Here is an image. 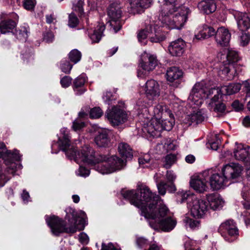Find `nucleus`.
I'll use <instances>...</instances> for the list:
<instances>
[{
    "label": "nucleus",
    "mask_w": 250,
    "mask_h": 250,
    "mask_svg": "<svg viewBox=\"0 0 250 250\" xmlns=\"http://www.w3.org/2000/svg\"><path fill=\"white\" fill-rule=\"evenodd\" d=\"M219 99L212 102V98H211L210 102L208 103V106L210 107L211 110L218 112V113H224L226 110V105L223 103L219 101Z\"/></svg>",
    "instance_id": "34"
},
{
    "label": "nucleus",
    "mask_w": 250,
    "mask_h": 250,
    "mask_svg": "<svg viewBox=\"0 0 250 250\" xmlns=\"http://www.w3.org/2000/svg\"><path fill=\"white\" fill-rule=\"evenodd\" d=\"M183 73L182 70L177 67H169L167 71V78L170 82L178 81L183 76Z\"/></svg>",
    "instance_id": "28"
},
{
    "label": "nucleus",
    "mask_w": 250,
    "mask_h": 250,
    "mask_svg": "<svg viewBox=\"0 0 250 250\" xmlns=\"http://www.w3.org/2000/svg\"><path fill=\"white\" fill-rule=\"evenodd\" d=\"M150 32L149 30V25L147 26L145 29H142L139 31L137 37L139 42L146 39L147 37L150 38Z\"/></svg>",
    "instance_id": "40"
},
{
    "label": "nucleus",
    "mask_w": 250,
    "mask_h": 250,
    "mask_svg": "<svg viewBox=\"0 0 250 250\" xmlns=\"http://www.w3.org/2000/svg\"><path fill=\"white\" fill-rule=\"evenodd\" d=\"M234 17L240 30L243 32L250 28V19L246 13L236 12Z\"/></svg>",
    "instance_id": "20"
},
{
    "label": "nucleus",
    "mask_w": 250,
    "mask_h": 250,
    "mask_svg": "<svg viewBox=\"0 0 250 250\" xmlns=\"http://www.w3.org/2000/svg\"><path fill=\"white\" fill-rule=\"evenodd\" d=\"M221 74L224 75L228 80H230L234 78L236 73V70L232 65H224L221 69Z\"/></svg>",
    "instance_id": "33"
},
{
    "label": "nucleus",
    "mask_w": 250,
    "mask_h": 250,
    "mask_svg": "<svg viewBox=\"0 0 250 250\" xmlns=\"http://www.w3.org/2000/svg\"><path fill=\"white\" fill-rule=\"evenodd\" d=\"M176 157L174 155H167L165 158V164L164 167L167 169L169 168L174 164L175 161Z\"/></svg>",
    "instance_id": "43"
},
{
    "label": "nucleus",
    "mask_w": 250,
    "mask_h": 250,
    "mask_svg": "<svg viewBox=\"0 0 250 250\" xmlns=\"http://www.w3.org/2000/svg\"><path fill=\"white\" fill-rule=\"evenodd\" d=\"M84 123L80 119H77L73 122L72 128L74 130L78 131L81 130L84 127Z\"/></svg>",
    "instance_id": "48"
},
{
    "label": "nucleus",
    "mask_w": 250,
    "mask_h": 250,
    "mask_svg": "<svg viewBox=\"0 0 250 250\" xmlns=\"http://www.w3.org/2000/svg\"><path fill=\"white\" fill-rule=\"evenodd\" d=\"M62 136L59 137L58 141L60 149L64 151L66 156L70 159H74L79 163V159L81 161L86 163L89 165H95L100 164L106 159L104 155L96 153L94 150L88 145H85L81 150L77 152L75 148L71 145L70 136L65 128L61 130Z\"/></svg>",
    "instance_id": "2"
},
{
    "label": "nucleus",
    "mask_w": 250,
    "mask_h": 250,
    "mask_svg": "<svg viewBox=\"0 0 250 250\" xmlns=\"http://www.w3.org/2000/svg\"><path fill=\"white\" fill-rule=\"evenodd\" d=\"M73 65L67 61H64L61 65V68L62 72L66 74H69L72 68Z\"/></svg>",
    "instance_id": "47"
},
{
    "label": "nucleus",
    "mask_w": 250,
    "mask_h": 250,
    "mask_svg": "<svg viewBox=\"0 0 250 250\" xmlns=\"http://www.w3.org/2000/svg\"><path fill=\"white\" fill-rule=\"evenodd\" d=\"M184 221L187 225H188L191 229H195L198 227L199 225V221L193 220L188 217H186Z\"/></svg>",
    "instance_id": "49"
},
{
    "label": "nucleus",
    "mask_w": 250,
    "mask_h": 250,
    "mask_svg": "<svg viewBox=\"0 0 250 250\" xmlns=\"http://www.w3.org/2000/svg\"><path fill=\"white\" fill-rule=\"evenodd\" d=\"M71 216L72 217L71 218L69 215H67L68 221L70 222L69 227L66 226L63 220L55 215L46 216L45 221L51 228L52 233L55 235L58 236L63 232L73 233L77 230V220L74 213Z\"/></svg>",
    "instance_id": "4"
},
{
    "label": "nucleus",
    "mask_w": 250,
    "mask_h": 250,
    "mask_svg": "<svg viewBox=\"0 0 250 250\" xmlns=\"http://www.w3.org/2000/svg\"><path fill=\"white\" fill-rule=\"evenodd\" d=\"M138 192L134 190H122L121 194L130 203L141 208V215L146 218L164 216L168 208L158 195L152 192L146 185L138 186Z\"/></svg>",
    "instance_id": "1"
},
{
    "label": "nucleus",
    "mask_w": 250,
    "mask_h": 250,
    "mask_svg": "<svg viewBox=\"0 0 250 250\" xmlns=\"http://www.w3.org/2000/svg\"><path fill=\"white\" fill-rule=\"evenodd\" d=\"M80 175L86 177L89 175L90 171L89 169L86 168L85 167L80 166L79 167Z\"/></svg>",
    "instance_id": "59"
},
{
    "label": "nucleus",
    "mask_w": 250,
    "mask_h": 250,
    "mask_svg": "<svg viewBox=\"0 0 250 250\" xmlns=\"http://www.w3.org/2000/svg\"><path fill=\"white\" fill-rule=\"evenodd\" d=\"M150 32V41L152 42H160L166 39L165 34L161 32L157 25H149Z\"/></svg>",
    "instance_id": "24"
},
{
    "label": "nucleus",
    "mask_w": 250,
    "mask_h": 250,
    "mask_svg": "<svg viewBox=\"0 0 250 250\" xmlns=\"http://www.w3.org/2000/svg\"><path fill=\"white\" fill-rule=\"evenodd\" d=\"M218 91L216 88H209L203 83H196L192 88L188 99L197 105L202 104L201 100L212 98V102L217 100Z\"/></svg>",
    "instance_id": "5"
},
{
    "label": "nucleus",
    "mask_w": 250,
    "mask_h": 250,
    "mask_svg": "<svg viewBox=\"0 0 250 250\" xmlns=\"http://www.w3.org/2000/svg\"><path fill=\"white\" fill-rule=\"evenodd\" d=\"M103 112L99 107H95L92 108L89 112L90 117L92 119H98L102 116Z\"/></svg>",
    "instance_id": "41"
},
{
    "label": "nucleus",
    "mask_w": 250,
    "mask_h": 250,
    "mask_svg": "<svg viewBox=\"0 0 250 250\" xmlns=\"http://www.w3.org/2000/svg\"><path fill=\"white\" fill-rule=\"evenodd\" d=\"M83 5L84 2L82 0H79L73 5L74 10L77 12L80 16H82L84 13L83 9Z\"/></svg>",
    "instance_id": "46"
},
{
    "label": "nucleus",
    "mask_w": 250,
    "mask_h": 250,
    "mask_svg": "<svg viewBox=\"0 0 250 250\" xmlns=\"http://www.w3.org/2000/svg\"><path fill=\"white\" fill-rule=\"evenodd\" d=\"M16 26V22L11 19H4L0 22V31L2 34L12 31Z\"/></svg>",
    "instance_id": "30"
},
{
    "label": "nucleus",
    "mask_w": 250,
    "mask_h": 250,
    "mask_svg": "<svg viewBox=\"0 0 250 250\" xmlns=\"http://www.w3.org/2000/svg\"><path fill=\"white\" fill-rule=\"evenodd\" d=\"M54 36L51 31H48L43 34V41L46 42H51L54 40Z\"/></svg>",
    "instance_id": "53"
},
{
    "label": "nucleus",
    "mask_w": 250,
    "mask_h": 250,
    "mask_svg": "<svg viewBox=\"0 0 250 250\" xmlns=\"http://www.w3.org/2000/svg\"><path fill=\"white\" fill-rule=\"evenodd\" d=\"M192 216L195 218H202L206 213L208 208V203L205 200L194 198L188 203Z\"/></svg>",
    "instance_id": "11"
},
{
    "label": "nucleus",
    "mask_w": 250,
    "mask_h": 250,
    "mask_svg": "<svg viewBox=\"0 0 250 250\" xmlns=\"http://www.w3.org/2000/svg\"><path fill=\"white\" fill-rule=\"evenodd\" d=\"M79 238L80 242L83 244H87L89 242L87 235L84 232H81L79 235Z\"/></svg>",
    "instance_id": "55"
},
{
    "label": "nucleus",
    "mask_w": 250,
    "mask_h": 250,
    "mask_svg": "<svg viewBox=\"0 0 250 250\" xmlns=\"http://www.w3.org/2000/svg\"><path fill=\"white\" fill-rule=\"evenodd\" d=\"M81 57V53L77 49L72 50L69 54V58L70 60L74 63H76L79 62L80 61Z\"/></svg>",
    "instance_id": "39"
},
{
    "label": "nucleus",
    "mask_w": 250,
    "mask_h": 250,
    "mask_svg": "<svg viewBox=\"0 0 250 250\" xmlns=\"http://www.w3.org/2000/svg\"><path fill=\"white\" fill-rule=\"evenodd\" d=\"M209 204V208L213 210H217L221 208L222 205V201L220 199L217 194L212 193L206 195Z\"/></svg>",
    "instance_id": "29"
},
{
    "label": "nucleus",
    "mask_w": 250,
    "mask_h": 250,
    "mask_svg": "<svg viewBox=\"0 0 250 250\" xmlns=\"http://www.w3.org/2000/svg\"><path fill=\"white\" fill-rule=\"evenodd\" d=\"M246 191L247 188H244L242 192V196L245 200L250 202V190L248 193H246Z\"/></svg>",
    "instance_id": "61"
},
{
    "label": "nucleus",
    "mask_w": 250,
    "mask_h": 250,
    "mask_svg": "<svg viewBox=\"0 0 250 250\" xmlns=\"http://www.w3.org/2000/svg\"><path fill=\"white\" fill-rule=\"evenodd\" d=\"M176 0H164L161 11V20L164 25L170 29H180L186 22L190 11L188 7H181L180 11L175 15L176 11Z\"/></svg>",
    "instance_id": "3"
},
{
    "label": "nucleus",
    "mask_w": 250,
    "mask_h": 250,
    "mask_svg": "<svg viewBox=\"0 0 250 250\" xmlns=\"http://www.w3.org/2000/svg\"><path fill=\"white\" fill-rule=\"evenodd\" d=\"M104 162L105 164L101 163L97 167V170L102 174H108L123 168L126 165V162L116 156L108 157L107 156Z\"/></svg>",
    "instance_id": "6"
},
{
    "label": "nucleus",
    "mask_w": 250,
    "mask_h": 250,
    "mask_svg": "<svg viewBox=\"0 0 250 250\" xmlns=\"http://www.w3.org/2000/svg\"><path fill=\"white\" fill-rule=\"evenodd\" d=\"M28 27L26 26H21L16 29L15 35L20 40L25 41L28 38L29 32Z\"/></svg>",
    "instance_id": "35"
},
{
    "label": "nucleus",
    "mask_w": 250,
    "mask_h": 250,
    "mask_svg": "<svg viewBox=\"0 0 250 250\" xmlns=\"http://www.w3.org/2000/svg\"><path fill=\"white\" fill-rule=\"evenodd\" d=\"M166 179L169 184H174L173 182L176 178V176L173 171L167 170L166 175Z\"/></svg>",
    "instance_id": "52"
},
{
    "label": "nucleus",
    "mask_w": 250,
    "mask_h": 250,
    "mask_svg": "<svg viewBox=\"0 0 250 250\" xmlns=\"http://www.w3.org/2000/svg\"><path fill=\"white\" fill-rule=\"evenodd\" d=\"M178 197L177 200L181 203L184 202L187 199H188V198L189 197V194L186 192H182L180 193H178Z\"/></svg>",
    "instance_id": "57"
},
{
    "label": "nucleus",
    "mask_w": 250,
    "mask_h": 250,
    "mask_svg": "<svg viewBox=\"0 0 250 250\" xmlns=\"http://www.w3.org/2000/svg\"><path fill=\"white\" fill-rule=\"evenodd\" d=\"M109 134L110 131L107 130H102L98 132L94 139L95 142L98 146L100 147L108 146L111 141Z\"/></svg>",
    "instance_id": "22"
},
{
    "label": "nucleus",
    "mask_w": 250,
    "mask_h": 250,
    "mask_svg": "<svg viewBox=\"0 0 250 250\" xmlns=\"http://www.w3.org/2000/svg\"><path fill=\"white\" fill-rule=\"evenodd\" d=\"M118 151L120 155L126 160H130L133 157V150L126 143L121 142L118 145Z\"/></svg>",
    "instance_id": "26"
},
{
    "label": "nucleus",
    "mask_w": 250,
    "mask_h": 250,
    "mask_svg": "<svg viewBox=\"0 0 250 250\" xmlns=\"http://www.w3.org/2000/svg\"><path fill=\"white\" fill-rule=\"evenodd\" d=\"M85 81V78L81 75L74 80L73 88L76 95H81L86 91L84 86Z\"/></svg>",
    "instance_id": "27"
},
{
    "label": "nucleus",
    "mask_w": 250,
    "mask_h": 250,
    "mask_svg": "<svg viewBox=\"0 0 250 250\" xmlns=\"http://www.w3.org/2000/svg\"><path fill=\"white\" fill-rule=\"evenodd\" d=\"M161 108H162L160 105H158L154 108V113L155 116V119L154 120H159L160 119L159 118L162 113V112L161 111Z\"/></svg>",
    "instance_id": "60"
},
{
    "label": "nucleus",
    "mask_w": 250,
    "mask_h": 250,
    "mask_svg": "<svg viewBox=\"0 0 250 250\" xmlns=\"http://www.w3.org/2000/svg\"><path fill=\"white\" fill-rule=\"evenodd\" d=\"M211 174V171L210 170H207L204 171L200 175L192 179L190 181L191 187L199 193H203L206 191L208 188L206 183L208 181V177Z\"/></svg>",
    "instance_id": "12"
},
{
    "label": "nucleus",
    "mask_w": 250,
    "mask_h": 250,
    "mask_svg": "<svg viewBox=\"0 0 250 250\" xmlns=\"http://www.w3.org/2000/svg\"><path fill=\"white\" fill-rule=\"evenodd\" d=\"M145 93L149 100H153L160 95L159 85L154 80L147 81L146 83Z\"/></svg>",
    "instance_id": "16"
},
{
    "label": "nucleus",
    "mask_w": 250,
    "mask_h": 250,
    "mask_svg": "<svg viewBox=\"0 0 250 250\" xmlns=\"http://www.w3.org/2000/svg\"><path fill=\"white\" fill-rule=\"evenodd\" d=\"M241 85L239 83H230L228 85L222 86L220 88H216L218 91V99H220L222 95H231L238 92Z\"/></svg>",
    "instance_id": "23"
},
{
    "label": "nucleus",
    "mask_w": 250,
    "mask_h": 250,
    "mask_svg": "<svg viewBox=\"0 0 250 250\" xmlns=\"http://www.w3.org/2000/svg\"><path fill=\"white\" fill-rule=\"evenodd\" d=\"M233 155L236 160L249 163L250 161V147L240 145L234 149Z\"/></svg>",
    "instance_id": "18"
},
{
    "label": "nucleus",
    "mask_w": 250,
    "mask_h": 250,
    "mask_svg": "<svg viewBox=\"0 0 250 250\" xmlns=\"http://www.w3.org/2000/svg\"><path fill=\"white\" fill-rule=\"evenodd\" d=\"M79 22V21L75 14L72 13L69 15L68 25L69 27H75L78 25Z\"/></svg>",
    "instance_id": "44"
},
{
    "label": "nucleus",
    "mask_w": 250,
    "mask_h": 250,
    "mask_svg": "<svg viewBox=\"0 0 250 250\" xmlns=\"http://www.w3.org/2000/svg\"><path fill=\"white\" fill-rule=\"evenodd\" d=\"M136 243L139 247L142 248L147 243V240L141 237L138 238L136 240Z\"/></svg>",
    "instance_id": "64"
},
{
    "label": "nucleus",
    "mask_w": 250,
    "mask_h": 250,
    "mask_svg": "<svg viewBox=\"0 0 250 250\" xmlns=\"http://www.w3.org/2000/svg\"><path fill=\"white\" fill-rule=\"evenodd\" d=\"M230 34L228 30L224 27L218 28L215 39L217 43L221 46H227L230 39Z\"/></svg>",
    "instance_id": "21"
},
{
    "label": "nucleus",
    "mask_w": 250,
    "mask_h": 250,
    "mask_svg": "<svg viewBox=\"0 0 250 250\" xmlns=\"http://www.w3.org/2000/svg\"><path fill=\"white\" fill-rule=\"evenodd\" d=\"M157 188L159 193L164 195L167 190L170 192H173L176 190V187L174 184H167L164 182H161L157 184Z\"/></svg>",
    "instance_id": "32"
},
{
    "label": "nucleus",
    "mask_w": 250,
    "mask_h": 250,
    "mask_svg": "<svg viewBox=\"0 0 250 250\" xmlns=\"http://www.w3.org/2000/svg\"><path fill=\"white\" fill-rule=\"evenodd\" d=\"M167 214L162 217L150 218L152 220L149 222L150 226L155 229H160L164 231L168 232L172 230L176 225V221L171 217L163 218Z\"/></svg>",
    "instance_id": "9"
},
{
    "label": "nucleus",
    "mask_w": 250,
    "mask_h": 250,
    "mask_svg": "<svg viewBox=\"0 0 250 250\" xmlns=\"http://www.w3.org/2000/svg\"><path fill=\"white\" fill-rule=\"evenodd\" d=\"M36 3V0H24L23 6L26 9L30 10L34 9Z\"/></svg>",
    "instance_id": "51"
},
{
    "label": "nucleus",
    "mask_w": 250,
    "mask_h": 250,
    "mask_svg": "<svg viewBox=\"0 0 250 250\" xmlns=\"http://www.w3.org/2000/svg\"><path fill=\"white\" fill-rule=\"evenodd\" d=\"M150 161V159L148 155H145L143 157H140L138 159V162L140 165L148 164Z\"/></svg>",
    "instance_id": "58"
},
{
    "label": "nucleus",
    "mask_w": 250,
    "mask_h": 250,
    "mask_svg": "<svg viewBox=\"0 0 250 250\" xmlns=\"http://www.w3.org/2000/svg\"><path fill=\"white\" fill-rule=\"evenodd\" d=\"M71 78L68 76H64L60 81L61 85L64 88L68 87L71 83Z\"/></svg>",
    "instance_id": "50"
},
{
    "label": "nucleus",
    "mask_w": 250,
    "mask_h": 250,
    "mask_svg": "<svg viewBox=\"0 0 250 250\" xmlns=\"http://www.w3.org/2000/svg\"><path fill=\"white\" fill-rule=\"evenodd\" d=\"M157 64V60L155 56L144 52L140 62V66L143 70L150 71L155 68Z\"/></svg>",
    "instance_id": "15"
},
{
    "label": "nucleus",
    "mask_w": 250,
    "mask_h": 250,
    "mask_svg": "<svg viewBox=\"0 0 250 250\" xmlns=\"http://www.w3.org/2000/svg\"><path fill=\"white\" fill-rule=\"evenodd\" d=\"M208 179L209 180L210 187L213 190H218L224 186L229 185L223 175L221 176L218 173L213 174L210 176L209 175Z\"/></svg>",
    "instance_id": "19"
},
{
    "label": "nucleus",
    "mask_w": 250,
    "mask_h": 250,
    "mask_svg": "<svg viewBox=\"0 0 250 250\" xmlns=\"http://www.w3.org/2000/svg\"><path fill=\"white\" fill-rule=\"evenodd\" d=\"M105 26L103 24H99L92 33L89 34V37L92 42H98L101 39Z\"/></svg>",
    "instance_id": "31"
},
{
    "label": "nucleus",
    "mask_w": 250,
    "mask_h": 250,
    "mask_svg": "<svg viewBox=\"0 0 250 250\" xmlns=\"http://www.w3.org/2000/svg\"><path fill=\"white\" fill-rule=\"evenodd\" d=\"M220 143V141L218 139H216V141H209L208 144H207L208 147H210L211 149L216 150L218 148Z\"/></svg>",
    "instance_id": "54"
},
{
    "label": "nucleus",
    "mask_w": 250,
    "mask_h": 250,
    "mask_svg": "<svg viewBox=\"0 0 250 250\" xmlns=\"http://www.w3.org/2000/svg\"><path fill=\"white\" fill-rule=\"evenodd\" d=\"M225 57L229 64L236 62L239 60L237 52L232 50H228Z\"/></svg>",
    "instance_id": "38"
},
{
    "label": "nucleus",
    "mask_w": 250,
    "mask_h": 250,
    "mask_svg": "<svg viewBox=\"0 0 250 250\" xmlns=\"http://www.w3.org/2000/svg\"><path fill=\"white\" fill-rule=\"evenodd\" d=\"M171 129V126H165L164 125V123L161 124L158 120H152L145 126L143 129L144 132H146L151 136L153 137H159L160 136V132L164 130H166L169 131Z\"/></svg>",
    "instance_id": "13"
},
{
    "label": "nucleus",
    "mask_w": 250,
    "mask_h": 250,
    "mask_svg": "<svg viewBox=\"0 0 250 250\" xmlns=\"http://www.w3.org/2000/svg\"><path fill=\"white\" fill-rule=\"evenodd\" d=\"M205 119L204 114L202 113L201 111H198L196 112L191 114L188 118L191 123H195L198 124L202 123Z\"/></svg>",
    "instance_id": "36"
},
{
    "label": "nucleus",
    "mask_w": 250,
    "mask_h": 250,
    "mask_svg": "<svg viewBox=\"0 0 250 250\" xmlns=\"http://www.w3.org/2000/svg\"><path fill=\"white\" fill-rule=\"evenodd\" d=\"M105 116L110 124L117 126L124 123L127 120V114L118 106H114L106 111Z\"/></svg>",
    "instance_id": "10"
},
{
    "label": "nucleus",
    "mask_w": 250,
    "mask_h": 250,
    "mask_svg": "<svg viewBox=\"0 0 250 250\" xmlns=\"http://www.w3.org/2000/svg\"><path fill=\"white\" fill-rule=\"evenodd\" d=\"M186 42L181 38L171 42L168 45L169 53L173 56H181L185 51Z\"/></svg>",
    "instance_id": "14"
},
{
    "label": "nucleus",
    "mask_w": 250,
    "mask_h": 250,
    "mask_svg": "<svg viewBox=\"0 0 250 250\" xmlns=\"http://www.w3.org/2000/svg\"><path fill=\"white\" fill-rule=\"evenodd\" d=\"M198 7L204 13L209 14L215 11L216 5L213 0H205L198 3Z\"/></svg>",
    "instance_id": "25"
},
{
    "label": "nucleus",
    "mask_w": 250,
    "mask_h": 250,
    "mask_svg": "<svg viewBox=\"0 0 250 250\" xmlns=\"http://www.w3.org/2000/svg\"><path fill=\"white\" fill-rule=\"evenodd\" d=\"M243 167L237 163L225 165L222 169V175L225 176L229 185L241 180Z\"/></svg>",
    "instance_id": "8"
},
{
    "label": "nucleus",
    "mask_w": 250,
    "mask_h": 250,
    "mask_svg": "<svg viewBox=\"0 0 250 250\" xmlns=\"http://www.w3.org/2000/svg\"><path fill=\"white\" fill-rule=\"evenodd\" d=\"M45 18L46 21L48 24L54 23V21H56V17L54 14L47 15H46Z\"/></svg>",
    "instance_id": "63"
},
{
    "label": "nucleus",
    "mask_w": 250,
    "mask_h": 250,
    "mask_svg": "<svg viewBox=\"0 0 250 250\" xmlns=\"http://www.w3.org/2000/svg\"><path fill=\"white\" fill-rule=\"evenodd\" d=\"M122 14V7L117 2H113L109 5L107 8V15L110 19L108 21L110 30L117 33L122 27V23L120 20Z\"/></svg>",
    "instance_id": "7"
},
{
    "label": "nucleus",
    "mask_w": 250,
    "mask_h": 250,
    "mask_svg": "<svg viewBox=\"0 0 250 250\" xmlns=\"http://www.w3.org/2000/svg\"><path fill=\"white\" fill-rule=\"evenodd\" d=\"M250 41V35L249 33L242 32L239 37L240 44L242 46L247 45Z\"/></svg>",
    "instance_id": "42"
},
{
    "label": "nucleus",
    "mask_w": 250,
    "mask_h": 250,
    "mask_svg": "<svg viewBox=\"0 0 250 250\" xmlns=\"http://www.w3.org/2000/svg\"><path fill=\"white\" fill-rule=\"evenodd\" d=\"M203 34H204V38H209L212 36L215 35L216 32L213 28L207 25H205L203 27Z\"/></svg>",
    "instance_id": "45"
},
{
    "label": "nucleus",
    "mask_w": 250,
    "mask_h": 250,
    "mask_svg": "<svg viewBox=\"0 0 250 250\" xmlns=\"http://www.w3.org/2000/svg\"><path fill=\"white\" fill-rule=\"evenodd\" d=\"M235 224L233 220H228L225 222L222 223L219 227L218 230L220 233L223 235L230 229L231 225H234Z\"/></svg>",
    "instance_id": "37"
},
{
    "label": "nucleus",
    "mask_w": 250,
    "mask_h": 250,
    "mask_svg": "<svg viewBox=\"0 0 250 250\" xmlns=\"http://www.w3.org/2000/svg\"><path fill=\"white\" fill-rule=\"evenodd\" d=\"M21 196L24 202L27 203L29 201L30 195L29 192L25 189L23 190Z\"/></svg>",
    "instance_id": "62"
},
{
    "label": "nucleus",
    "mask_w": 250,
    "mask_h": 250,
    "mask_svg": "<svg viewBox=\"0 0 250 250\" xmlns=\"http://www.w3.org/2000/svg\"><path fill=\"white\" fill-rule=\"evenodd\" d=\"M231 106L236 111H239L242 110L243 108V104L240 103V102L238 100L234 101L231 104Z\"/></svg>",
    "instance_id": "56"
},
{
    "label": "nucleus",
    "mask_w": 250,
    "mask_h": 250,
    "mask_svg": "<svg viewBox=\"0 0 250 250\" xmlns=\"http://www.w3.org/2000/svg\"><path fill=\"white\" fill-rule=\"evenodd\" d=\"M131 13L133 14L143 12L145 9L148 8L152 0H129Z\"/></svg>",
    "instance_id": "17"
}]
</instances>
